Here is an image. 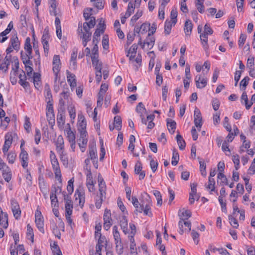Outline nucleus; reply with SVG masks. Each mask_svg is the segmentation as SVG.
Wrapping results in <instances>:
<instances>
[{
	"instance_id": "nucleus-50",
	"label": "nucleus",
	"mask_w": 255,
	"mask_h": 255,
	"mask_svg": "<svg viewBox=\"0 0 255 255\" xmlns=\"http://www.w3.org/2000/svg\"><path fill=\"white\" fill-rule=\"evenodd\" d=\"M116 248L117 252L119 255H121L123 253V246L122 241L116 242Z\"/></svg>"
},
{
	"instance_id": "nucleus-6",
	"label": "nucleus",
	"mask_w": 255,
	"mask_h": 255,
	"mask_svg": "<svg viewBox=\"0 0 255 255\" xmlns=\"http://www.w3.org/2000/svg\"><path fill=\"white\" fill-rule=\"evenodd\" d=\"M138 37L139 40L138 42V44L141 45L142 48H144L145 44L147 45V48L149 49H151L153 47L155 42V38L154 37H150L148 36L145 40V41H144L143 43L142 42L141 36L138 35Z\"/></svg>"
},
{
	"instance_id": "nucleus-18",
	"label": "nucleus",
	"mask_w": 255,
	"mask_h": 255,
	"mask_svg": "<svg viewBox=\"0 0 255 255\" xmlns=\"http://www.w3.org/2000/svg\"><path fill=\"white\" fill-rule=\"evenodd\" d=\"M67 81L70 84L71 88H74L76 86V80L75 75L68 71H67Z\"/></svg>"
},
{
	"instance_id": "nucleus-45",
	"label": "nucleus",
	"mask_w": 255,
	"mask_h": 255,
	"mask_svg": "<svg viewBox=\"0 0 255 255\" xmlns=\"http://www.w3.org/2000/svg\"><path fill=\"white\" fill-rule=\"evenodd\" d=\"M16 157V154L14 152L10 151L9 152L7 155V159L8 163L10 164L14 163Z\"/></svg>"
},
{
	"instance_id": "nucleus-62",
	"label": "nucleus",
	"mask_w": 255,
	"mask_h": 255,
	"mask_svg": "<svg viewBox=\"0 0 255 255\" xmlns=\"http://www.w3.org/2000/svg\"><path fill=\"white\" fill-rule=\"evenodd\" d=\"M94 46L92 50V55L91 56V58L94 57V58H95V57H98L99 54H98V44H93Z\"/></svg>"
},
{
	"instance_id": "nucleus-10",
	"label": "nucleus",
	"mask_w": 255,
	"mask_h": 255,
	"mask_svg": "<svg viewBox=\"0 0 255 255\" xmlns=\"http://www.w3.org/2000/svg\"><path fill=\"white\" fill-rule=\"evenodd\" d=\"M0 225L5 229H6L8 225L7 214L2 211L1 207H0Z\"/></svg>"
},
{
	"instance_id": "nucleus-27",
	"label": "nucleus",
	"mask_w": 255,
	"mask_h": 255,
	"mask_svg": "<svg viewBox=\"0 0 255 255\" xmlns=\"http://www.w3.org/2000/svg\"><path fill=\"white\" fill-rule=\"evenodd\" d=\"M89 155L90 159L95 162V160L97 159V154L96 147L95 145L89 147Z\"/></svg>"
},
{
	"instance_id": "nucleus-64",
	"label": "nucleus",
	"mask_w": 255,
	"mask_h": 255,
	"mask_svg": "<svg viewBox=\"0 0 255 255\" xmlns=\"http://www.w3.org/2000/svg\"><path fill=\"white\" fill-rule=\"evenodd\" d=\"M229 119L227 117H226L224 118V127L225 128L227 131L230 132L232 130V128L230 124H229Z\"/></svg>"
},
{
	"instance_id": "nucleus-49",
	"label": "nucleus",
	"mask_w": 255,
	"mask_h": 255,
	"mask_svg": "<svg viewBox=\"0 0 255 255\" xmlns=\"http://www.w3.org/2000/svg\"><path fill=\"white\" fill-rule=\"evenodd\" d=\"M93 1L94 2V5L97 8L102 9L104 8L105 4L104 0H95Z\"/></svg>"
},
{
	"instance_id": "nucleus-20",
	"label": "nucleus",
	"mask_w": 255,
	"mask_h": 255,
	"mask_svg": "<svg viewBox=\"0 0 255 255\" xmlns=\"http://www.w3.org/2000/svg\"><path fill=\"white\" fill-rule=\"evenodd\" d=\"M167 126L168 130L171 134H173L176 128V123L171 119H167Z\"/></svg>"
},
{
	"instance_id": "nucleus-30",
	"label": "nucleus",
	"mask_w": 255,
	"mask_h": 255,
	"mask_svg": "<svg viewBox=\"0 0 255 255\" xmlns=\"http://www.w3.org/2000/svg\"><path fill=\"white\" fill-rule=\"evenodd\" d=\"M10 42L11 44L10 46H12V47L14 49L16 50H19L20 46V42L18 40L17 37L11 38Z\"/></svg>"
},
{
	"instance_id": "nucleus-2",
	"label": "nucleus",
	"mask_w": 255,
	"mask_h": 255,
	"mask_svg": "<svg viewBox=\"0 0 255 255\" xmlns=\"http://www.w3.org/2000/svg\"><path fill=\"white\" fill-rule=\"evenodd\" d=\"M50 34L48 27H46L44 30L41 38V42L43 45L44 52L45 56H47L49 51V40L50 39Z\"/></svg>"
},
{
	"instance_id": "nucleus-24",
	"label": "nucleus",
	"mask_w": 255,
	"mask_h": 255,
	"mask_svg": "<svg viewBox=\"0 0 255 255\" xmlns=\"http://www.w3.org/2000/svg\"><path fill=\"white\" fill-rule=\"evenodd\" d=\"M193 28V24L190 20H187L184 24V30L186 35H190Z\"/></svg>"
},
{
	"instance_id": "nucleus-33",
	"label": "nucleus",
	"mask_w": 255,
	"mask_h": 255,
	"mask_svg": "<svg viewBox=\"0 0 255 255\" xmlns=\"http://www.w3.org/2000/svg\"><path fill=\"white\" fill-rule=\"evenodd\" d=\"M49 3L50 4V7L52 9L50 10V13L51 15H53L54 16H56L57 13L56 11V0H49Z\"/></svg>"
},
{
	"instance_id": "nucleus-48",
	"label": "nucleus",
	"mask_w": 255,
	"mask_h": 255,
	"mask_svg": "<svg viewBox=\"0 0 255 255\" xmlns=\"http://www.w3.org/2000/svg\"><path fill=\"white\" fill-rule=\"evenodd\" d=\"M142 15V11L141 10H137L136 13L130 19V24L132 25Z\"/></svg>"
},
{
	"instance_id": "nucleus-59",
	"label": "nucleus",
	"mask_w": 255,
	"mask_h": 255,
	"mask_svg": "<svg viewBox=\"0 0 255 255\" xmlns=\"http://www.w3.org/2000/svg\"><path fill=\"white\" fill-rule=\"evenodd\" d=\"M217 177L218 179H220L221 180L220 184H225L226 185H228V179L225 176V175L224 174L223 172H219L218 174Z\"/></svg>"
},
{
	"instance_id": "nucleus-35",
	"label": "nucleus",
	"mask_w": 255,
	"mask_h": 255,
	"mask_svg": "<svg viewBox=\"0 0 255 255\" xmlns=\"http://www.w3.org/2000/svg\"><path fill=\"white\" fill-rule=\"evenodd\" d=\"M179 160V155L178 152L176 150H174L173 151L172 157V161L171 164L173 166H175L178 164V162Z\"/></svg>"
},
{
	"instance_id": "nucleus-28",
	"label": "nucleus",
	"mask_w": 255,
	"mask_h": 255,
	"mask_svg": "<svg viewBox=\"0 0 255 255\" xmlns=\"http://www.w3.org/2000/svg\"><path fill=\"white\" fill-rule=\"evenodd\" d=\"M242 102L244 101L246 108L249 110L253 104V102L252 101L249 103L248 96L246 92H244L241 96Z\"/></svg>"
},
{
	"instance_id": "nucleus-53",
	"label": "nucleus",
	"mask_w": 255,
	"mask_h": 255,
	"mask_svg": "<svg viewBox=\"0 0 255 255\" xmlns=\"http://www.w3.org/2000/svg\"><path fill=\"white\" fill-rule=\"evenodd\" d=\"M229 220L230 221V223L231 226H232L235 228H237L239 227V224L237 220L234 218L233 215L229 216Z\"/></svg>"
},
{
	"instance_id": "nucleus-3",
	"label": "nucleus",
	"mask_w": 255,
	"mask_h": 255,
	"mask_svg": "<svg viewBox=\"0 0 255 255\" xmlns=\"http://www.w3.org/2000/svg\"><path fill=\"white\" fill-rule=\"evenodd\" d=\"M35 222L36 227L38 229L39 231L42 233H44V220L43 216L42 215L41 212L39 209V206L35 211Z\"/></svg>"
},
{
	"instance_id": "nucleus-58",
	"label": "nucleus",
	"mask_w": 255,
	"mask_h": 255,
	"mask_svg": "<svg viewBox=\"0 0 255 255\" xmlns=\"http://www.w3.org/2000/svg\"><path fill=\"white\" fill-rule=\"evenodd\" d=\"M20 54H21V58L22 62L24 64L32 65V61L29 60L27 59V55L26 53H25L24 54H23V51H21Z\"/></svg>"
},
{
	"instance_id": "nucleus-36",
	"label": "nucleus",
	"mask_w": 255,
	"mask_h": 255,
	"mask_svg": "<svg viewBox=\"0 0 255 255\" xmlns=\"http://www.w3.org/2000/svg\"><path fill=\"white\" fill-rule=\"evenodd\" d=\"M99 194L97 195V196L102 197V198H106L107 186L106 185H99Z\"/></svg>"
},
{
	"instance_id": "nucleus-60",
	"label": "nucleus",
	"mask_w": 255,
	"mask_h": 255,
	"mask_svg": "<svg viewBox=\"0 0 255 255\" xmlns=\"http://www.w3.org/2000/svg\"><path fill=\"white\" fill-rule=\"evenodd\" d=\"M102 45L104 49H108L109 48V38L107 35H104L102 39Z\"/></svg>"
},
{
	"instance_id": "nucleus-37",
	"label": "nucleus",
	"mask_w": 255,
	"mask_h": 255,
	"mask_svg": "<svg viewBox=\"0 0 255 255\" xmlns=\"http://www.w3.org/2000/svg\"><path fill=\"white\" fill-rule=\"evenodd\" d=\"M172 26L173 25L171 21L166 20L164 25V32L166 35L170 34Z\"/></svg>"
},
{
	"instance_id": "nucleus-9",
	"label": "nucleus",
	"mask_w": 255,
	"mask_h": 255,
	"mask_svg": "<svg viewBox=\"0 0 255 255\" xmlns=\"http://www.w3.org/2000/svg\"><path fill=\"white\" fill-rule=\"evenodd\" d=\"M96 24V20L95 17H91V20L89 22H85L83 23L82 26L84 33L91 32L90 29L94 27Z\"/></svg>"
},
{
	"instance_id": "nucleus-11",
	"label": "nucleus",
	"mask_w": 255,
	"mask_h": 255,
	"mask_svg": "<svg viewBox=\"0 0 255 255\" xmlns=\"http://www.w3.org/2000/svg\"><path fill=\"white\" fill-rule=\"evenodd\" d=\"M142 164L140 161H137L134 166V173L136 174H139V179H143L145 176V171H142Z\"/></svg>"
},
{
	"instance_id": "nucleus-42",
	"label": "nucleus",
	"mask_w": 255,
	"mask_h": 255,
	"mask_svg": "<svg viewBox=\"0 0 255 255\" xmlns=\"http://www.w3.org/2000/svg\"><path fill=\"white\" fill-rule=\"evenodd\" d=\"M104 222H112V219L111 218V213L110 210L107 209H105L104 216H103Z\"/></svg>"
},
{
	"instance_id": "nucleus-47",
	"label": "nucleus",
	"mask_w": 255,
	"mask_h": 255,
	"mask_svg": "<svg viewBox=\"0 0 255 255\" xmlns=\"http://www.w3.org/2000/svg\"><path fill=\"white\" fill-rule=\"evenodd\" d=\"M177 11L176 10L172 9L170 13V18H171V21L173 23V26L175 25V24L177 22Z\"/></svg>"
},
{
	"instance_id": "nucleus-52",
	"label": "nucleus",
	"mask_w": 255,
	"mask_h": 255,
	"mask_svg": "<svg viewBox=\"0 0 255 255\" xmlns=\"http://www.w3.org/2000/svg\"><path fill=\"white\" fill-rule=\"evenodd\" d=\"M53 194L52 195H50L52 207L58 208L59 205L57 197V196H53Z\"/></svg>"
},
{
	"instance_id": "nucleus-38",
	"label": "nucleus",
	"mask_w": 255,
	"mask_h": 255,
	"mask_svg": "<svg viewBox=\"0 0 255 255\" xmlns=\"http://www.w3.org/2000/svg\"><path fill=\"white\" fill-rule=\"evenodd\" d=\"M66 132L67 134V138L69 141L70 142H74L75 141V135L74 132L71 131V128L69 127L66 129Z\"/></svg>"
},
{
	"instance_id": "nucleus-23",
	"label": "nucleus",
	"mask_w": 255,
	"mask_h": 255,
	"mask_svg": "<svg viewBox=\"0 0 255 255\" xmlns=\"http://www.w3.org/2000/svg\"><path fill=\"white\" fill-rule=\"evenodd\" d=\"M137 49V45L136 44H133L128 50L127 56L129 57V59L130 61L133 60L135 56Z\"/></svg>"
},
{
	"instance_id": "nucleus-5",
	"label": "nucleus",
	"mask_w": 255,
	"mask_h": 255,
	"mask_svg": "<svg viewBox=\"0 0 255 255\" xmlns=\"http://www.w3.org/2000/svg\"><path fill=\"white\" fill-rule=\"evenodd\" d=\"M47 112L46 115L48 118H49L48 120L49 123L51 125L54 124L55 123V117L54 114V110L53 107V105L51 103L50 101H48L47 102Z\"/></svg>"
},
{
	"instance_id": "nucleus-29",
	"label": "nucleus",
	"mask_w": 255,
	"mask_h": 255,
	"mask_svg": "<svg viewBox=\"0 0 255 255\" xmlns=\"http://www.w3.org/2000/svg\"><path fill=\"white\" fill-rule=\"evenodd\" d=\"M136 111L139 115L140 117H143L146 113V110L142 102L138 103L136 108Z\"/></svg>"
},
{
	"instance_id": "nucleus-26",
	"label": "nucleus",
	"mask_w": 255,
	"mask_h": 255,
	"mask_svg": "<svg viewBox=\"0 0 255 255\" xmlns=\"http://www.w3.org/2000/svg\"><path fill=\"white\" fill-rule=\"evenodd\" d=\"M176 140L179 148L180 150H183L186 146V143L185 140L183 139V137L179 134H177L176 135Z\"/></svg>"
},
{
	"instance_id": "nucleus-7",
	"label": "nucleus",
	"mask_w": 255,
	"mask_h": 255,
	"mask_svg": "<svg viewBox=\"0 0 255 255\" xmlns=\"http://www.w3.org/2000/svg\"><path fill=\"white\" fill-rule=\"evenodd\" d=\"M194 124L198 128V130L200 131L202 125V117L199 110L197 108L194 111Z\"/></svg>"
},
{
	"instance_id": "nucleus-32",
	"label": "nucleus",
	"mask_w": 255,
	"mask_h": 255,
	"mask_svg": "<svg viewBox=\"0 0 255 255\" xmlns=\"http://www.w3.org/2000/svg\"><path fill=\"white\" fill-rule=\"evenodd\" d=\"M65 112H60L58 111L57 122L59 125L63 126L65 123Z\"/></svg>"
},
{
	"instance_id": "nucleus-31",
	"label": "nucleus",
	"mask_w": 255,
	"mask_h": 255,
	"mask_svg": "<svg viewBox=\"0 0 255 255\" xmlns=\"http://www.w3.org/2000/svg\"><path fill=\"white\" fill-rule=\"evenodd\" d=\"M91 59L92 61V64L94 67L95 70H102V64L101 62L99 61L98 57H95V58H94V57H92Z\"/></svg>"
},
{
	"instance_id": "nucleus-34",
	"label": "nucleus",
	"mask_w": 255,
	"mask_h": 255,
	"mask_svg": "<svg viewBox=\"0 0 255 255\" xmlns=\"http://www.w3.org/2000/svg\"><path fill=\"white\" fill-rule=\"evenodd\" d=\"M122 119L120 116H116L114 118V126L115 128L118 130H120L122 128Z\"/></svg>"
},
{
	"instance_id": "nucleus-39",
	"label": "nucleus",
	"mask_w": 255,
	"mask_h": 255,
	"mask_svg": "<svg viewBox=\"0 0 255 255\" xmlns=\"http://www.w3.org/2000/svg\"><path fill=\"white\" fill-rule=\"evenodd\" d=\"M215 181L214 178L209 177L208 178V184L206 188L210 190V193L211 194L212 191H215Z\"/></svg>"
},
{
	"instance_id": "nucleus-63",
	"label": "nucleus",
	"mask_w": 255,
	"mask_h": 255,
	"mask_svg": "<svg viewBox=\"0 0 255 255\" xmlns=\"http://www.w3.org/2000/svg\"><path fill=\"white\" fill-rule=\"evenodd\" d=\"M191 236L192 237L195 242V243L197 245L199 243L198 238L199 237V233L195 231L194 230H193L191 232Z\"/></svg>"
},
{
	"instance_id": "nucleus-17",
	"label": "nucleus",
	"mask_w": 255,
	"mask_h": 255,
	"mask_svg": "<svg viewBox=\"0 0 255 255\" xmlns=\"http://www.w3.org/2000/svg\"><path fill=\"white\" fill-rule=\"evenodd\" d=\"M75 194H77L78 197L76 198V199H79V205L82 207L84 205L85 201V193L83 191L80 189H77L75 192Z\"/></svg>"
},
{
	"instance_id": "nucleus-41",
	"label": "nucleus",
	"mask_w": 255,
	"mask_h": 255,
	"mask_svg": "<svg viewBox=\"0 0 255 255\" xmlns=\"http://www.w3.org/2000/svg\"><path fill=\"white\" fill-rule=\"evenodd\" d=\"M113 233L115 242L121 241L120 233L118 231V227L117 226L113 227Z\"/></svg>"
},
{
	"instance_id": "nucleus-8",
	"label": "nucleus",
	"mask_w": 255,
	"mask_h": 255,
	"mask_svg": "<svg viewBox=\"0 0 255 255\" xmlns=\"http://www.w3.org/2000/svg\"><path fill=\"white\" fill-rule=\"evenodd\" d=\"M51 162L55 174V178L57 179L59 182L61 183V173L58 160L52 161Z\"/></svg>"
},
{
	"instance_id": "nucleus-55",
	"label": "nucleus",
	"mask_w": 255,
	"mask_h": 255,
	"mask_svg": "<svg viewBox=\"0 0 255 255\" xmlns=\"http://www.w3.org/2000/svg\"><path fill=\"white\" fill-rule=\"evenodd\" d=\"M2 176L5 181L8 182L11 179V170H9L8 171L2 172Z\"/></svg>"
},
{
	"instance_id": "nucleus-25",
	"label": "nucleus",
	"mask_w": 255,
	"mask_h": 255,
	"mask_svg": "<svg viewBox=\"0 0 255 255\" xmlns=\"http://www.w3.org/2000/svg\"><path fill=\"white\" fill-rule=\"evenodd\" d=\"M78 128H86V121L84 116L82 114H78Z\"/></svg>"
},
{
	"instance_id": "nucleus-51",
	"label": "nucleus",
	"mask_w": 255,
	"mask_h": 255,
	"mask_svg": "<svg viewBox=\"0 0 255 255\" xmlns=\"http://www.w3.org/2000/svg\"><path fill=\"white\" fill-rule=\"evenodd\" d=\"M24 49L27 52L32 51V47L30 43V38L29 37H27L24 44Z\"/></svg>"
},
{
	"instance_id": "nucleus-14",
	"label": "nucleus",
	"mask_w": 255,
	"mask_h": 255,
	"mask_svg": "<svg viewBox=\"0 0 255 255\" xmlns=\"http://www.w3.org/2000/svg\"><path fill=\"white\" fill-rule=\"evenodd\" d=\"M19 158L21 160L22 167L24 168L27 167L28 166V154L24 148H21Z\"/></svg>"
},
{
	"instance_id": "nucleus-56",
	"label": "nucleus",
	"mask_w": 255,
	"mask_h": 255,
	"mask_svg": "<svg viewBox=\"0 0 255 255\" xmlns=\"http://www.w3.org/2000/svg\"><path fill=\"white\" fill-rule=\"evenodd\" d=\"M10 169L9 167L4 162L2 159L0 157V170L2 172H6L9 171Z\"/></svg>"
},
{
	"instance_id": "nucleus-13",
	"label": "nucleus",
	"mask_w": 255,
	"mask_h": 255,
	"mask_svg": "<svg viewBox=\"0 0 255 255\" xmlns=\"http://www.w3.org/2000/svg\"><path fill=\"white\" fill-rule=\"evenodd\" d=\"M53 73H59L61 68V63L60 57L59 55H55L53 58Z\"/></svg>"
},
{
	"instance_id": "nucleus-43",
	"label": "nucleus",
	"mask_w": 255,
	"mask_h": 255,
	"mask_svg": "<svg viewBox=\"0 0 255 255\" xmlns=\"http://www.w3.org/2000/svg\"><path fill=\"white\" fill-rule=\"evenodd\" d=\"M73 208V203H65V215H67L68 216H71L72 214Z\"/></svg>"
},
{
	"instance_id": "nucleus-12",
	"label": "nucleus",
	"mask_w": 255,
	"mask_h": 255,
	"mask_svg": "<svg viewBox=\"0 0 255 255\" xmlns=\"http://www.w3.org/2000/svg\"><path fill=\"white\" fill-rule=\"evenodd\" d=\"M195 80L196 87L199 89L205 87L207 84V79L205 78H202L201 75H197Z\"/></svg>"
},
{
	"instance_id": "nucleus-15",
	"label": "nucleus",
	"mask_w": 255,
	"mask_h": 255,
	"mask_svg": "<svg viewBox=\"0 0 255 255\" xmlns=\"http://www.w3.org/2000/svg\"><path fill=\"white\" fill-rule=\"evenodd\" d=\"M12 140V139L11 135H6L5 136V141L2 147V151L4 155L6 154V153L8 151L11 146Z\"/></svg>"
},
{
	"instance_id": "nucleus-46",
	"label": "nucleus",
	"mask_w": 255,
	"mask_h": 255,
	"mask_svg": "<svg viewBox=\"0 0 255 255\" xmlns=\"http://www.w3.org/2000/svg\"><path fill=\"white\" fill-rule=\"evenodd\" d=\"M153 194L156 198L157 205L161 206L162 204V200L160 192L157 190H154L153 191Z\"/></svg>"
},
{
	"instance_id": "nucleus-21",
	"label": "nucleus",
	"mask_w": 255,
	"mask_h": 255,
	"mask_svg": "<svg viewBox=\"0 0 255 255\" xmlns=\"http://www.w3.org/2000/svg\"><path fill=\"white\" fill-rule=\"evenodd\" d=\"M22 73H23V75L20 74L19 75V83L24 89H26L29 86V84L28 82L26 81V77L23 70H22Z\"/></svg>"
},
{
	"instance_id": "nucleus-22",
	"label": "nucleus",
	"mask_w": 255,
	"mask_h": 255,
	"mask_svg": "<svg viewBox=\"0 0 255 255\" xmlns=\"http://www.w3.org/2000/svg\"><path fill=\"white\" fill-rule=\"evenodd\" d=\"M78 31H79V32H81V33H83V36H82L83 41H89L90 40V37L91 36L92 33L91 32L84 33L83 32L82 23L81 22H79Z\"/></svg>"
},
{
	"instance_id": "nucleus-54",
	"label": "nucleus",
	"mask_w": 255,
	"mask_h": 255,
	"mask_svg": "<svg viewBox=\"0 0 255 255\" xmlns=\"http://www.w3.org/2000/svg\"><path fill=\"white\" fill-rule=\"evenodd\" d=\"M24 129L27 131L28 133L30 132L31 130V123L29 121V118L26 116L25 117V122L24 124Z\"/></svg>"
},
{
	"instance_id": "nucleus-16",
	"label": "nucleus",
	"mask_w": 255,
	"mask_h": 255,
	"mask_svg": "<svg viewBox=\"0 0 255 255\" xmlns=\"http://www.w3.org/2000/svg\"><path fill=\"white\" fill-rule=\"evenodd\" d=\"M64 139L62 135L58 136L56 142V150L59 153H63L64 148Z\"/></svg>"
},
{
	"instance_id": "nucleus-61",
	"label": "nucleus",
	"mask_w": 255,
	"mask_h": 255,
	"mask_svg": "<svg viewBox=\"0 0 255 255\" xmlns=\"http://www.w3.org/2000/svg\"><path fill=\"white\" fill-rule=\"evenodd\" d=\"M135 34L134 33L128 32L127 34V44L128 45H130L133 41Z\"/></svg>"
},
{
	"instance_id": "nucleus-19",
	"label": "nucleus",
	"mask_w": 255,
	"mask_h": 255,
	"mask_svg": "<svg viewBox=\"0 0 255 255\" xmlns=\"http://www.w3.org/2000/svg\"><path fill=\"white\" fill-rule=\"evenodd\" d=\"M120 225L123 232L126 234L128 233V219L126 216H122L120 218Z\"/></svg>"
},
{
	"instance_id": "nucleus-57",
	"label": "nucleus",
	"mask_w": 255,
	"mask_h": 255,
	"mask_svg": "<svg viewBox=\"0 0 255 255\" xmlns=\"http://www.w3.org/2000/svg\"><path fill=\"white\" fill-rule=\"evenodd\" d=\"M65 102L64 99L60 98L59 101V105L58 108V111L60 112H65Z\"/></svg>"
},
{
	"instance_id": "nucleus-40",
	"label": "nucleus",
	"mask_w": 255,
	"mask_h": 255,
	"mask_svg": "<svg viewBox=\"0 0 255 255\" xmlns=\"http://www.w3.org/2000/svg\"><path fill=\"white\" fill-rule=\"evenodd\" d=\"M198 158L199 159V162L200 163V171L201 172V175L203 176H206L207 174L206 170V164L205 163L204 161L201 160L199 157Z\"/></svg>"
},
{
	"instance_id": "nucleus-44",
	"label": "nucleus",
	"mask_w": 255,
	"mask_h": 255,
	"mask_svg": "<svg viewBox=\"0 0 255 255\" xmlns=\"http://www.w3.org/2000/svg\"><path fill=\"white\" fill-rule=\"evenodd\" d=\"M93 10L92 8H87L84 10L83 16L86 20H88L89 19H91V15L92 14V11Z\"/></svg>"
},
{
	"instance_id": "nucleus-1",
	"label": "nucleus",
	"mask_w": 255,
	"mask_h": 255,
	"mask_svg": "<svg viewBox=\"0 0 255 255\" xmlns=\"http://www.w3.org/2000/svg\"><path fill=\"white\" fill-rule=\"evenodd\" d=\"M152 205L151 200L149 196L146 194V197L145 201L143 200L141 202L139 208L138 212L141 213L142 211L144 214L149 216H152L151 212V206Z\"/></svg>"
},
{
	"instance_id": "nucleus-4",
	"label": "nucleus",
	"mask_w": 255,
	"mask_h": 255,
	"mask_svg": "<svg viewBox=\"0 0 255 255\" xmlns=\"http://www.w3.org/2000/svg\"><path fill=\"white\" fill-rule=\"evenodd\" d=\"M11 210L13 216L15 219L18 220L21 215V211L18 202L14 199H12L10 201Z\"/></svg>"
}]
</instances>
